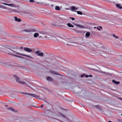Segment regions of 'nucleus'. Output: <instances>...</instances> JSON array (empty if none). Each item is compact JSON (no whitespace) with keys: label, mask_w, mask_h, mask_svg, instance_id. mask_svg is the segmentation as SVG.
<instances>
[{"label":"nucleus","mask_w":122,"mask_h":122,"mask_svg":"<svg viewBox=\"0 0 122 122\" xmlns=\"http://www.w3.org/2000/svg\"><path fill=\"white\" fill-rule=\"evenodd\" d=\"M90 34L89 32H87L85 34V36L86 37H88L90 35Z\"/></svg>","instance_id":"20"},{"label":"nucleus","mask_w":122,"mask_h":122,"mask_svg":"<svg viewBox=\"0 0 122 122\" xmlns=\"http://www.w3.org/2000/svg\"><path fill=\"white\" fill-rule=\"evenodd\" d=\"M33 106V107H36V106H33L32 105H30V104H28V103H27V104H24L23 105V106Z\"/></svg>","instance_id":"17"},{"label":"nucleus","mask_w":122,"mask_h":122,"mask_svg":"<svg viewBox=\"0 0 122 122\" xmlns=\"http://www.w3.org/2000/svg\"><path fill=\"white\" fill-rule=\"evenodd\" d=\"M47 80L50 81H52L53 79H52L50 77H48L47 78Z\"/></svg>","instance_id":"16"},{"label":"nucleus","mask_w":122,"mask_h":122,"mask_svg":"<svg viewBox=\"0 0 122 122\" xmlns=\"http://www.w3.org/2000/svg\"><path fill=\"white\" fill-rule=\"evenodd\" d=\"M121 115L122 116V114H121Z\"/></svg>","instance_id":"56"},{"label":"nucleus","mask_w":122,"mask_h":122,"mask_svg":"<svg viewBox=\"0 0 122 122\" xmlns=\"http://www.w3.org/2000/svg\"><path fill=\"white\" fill-rule=\"evenodd\" d=\"M27 86H28L29 87H30V88H31L29 86H28V85H27Z\"/></svg>","instance_id":"53"},{"label":"nucleus","mask_w":122,"mask_h":122,"mask_svg":"<svg viewBox=\"0 0 122 122\" xmlns=\"http://www.w3.org/2000/svg\"><path fill=\"white\" fill-rule=\"evenodd\" d=\"M30 2H34V0H30Z\"/></svg>","instance_id":"33"},{"label":"nucleus","mask_w":122,"mask_h":122,"mask_svg":"<svg viewBox=\"0 0 122 122\" xmlns=\"http://www.w3.org/2000/svg\"><path fill=\"white\" fill-rule=\"evenodd\" d=\"M108 122H112L111 121H109Z\"/></svg>","instance_id":"49"},{"label":"nucleus","mask_w":122,"mask_h":122,"mask_svg":"<svg viewBox=\"0 0 122 122\" xmlns=\"http://www.w3.org/2000/svg\"><path fill=\"white\" fill-rule=\"evenodd\" d=\"M122 39H121L120 41H122Z\"/></svg>","instance_id":"52"},{"label":"nucleus","mask_w":122,"mask_h":122,"mask_svg":"<svg viewBox=\"0 0 122 122\" xmlns=\"http://www.w3.org/2000/svg\"><path fill=\"white\" fill-rule=\"evenodd\" d=\"M14 76L15 78L16 81L17 82L21 84H25V81H26L25 80H20L19 78L16 75H14Z\"/></svg>","instance_id":"1"},{"label":"nucleus","mask_w":122,"mask_h":122,"mask_svg":"<svg viewBox=\"0 0 122 122\" xmlns=\"http://www.w3.org/2000/svg\"><path fill=\"white\" fill-rule=\"evenodd\" d=\"M67 19H65V20H67Z\"/></svg>","instance_id":"57"},{"label":"nucleus","mask_w":122,"mask_h":122,"mask_svg":"<svg viewBox=\"0 0 122 122\" xmlns=\"http://www.w3.org/2000/svg\"><path fill=\"white\" fill-rule=\"evenodd\" d=\"M97 29H98V30H100V28H98V27H97Z\"/></svg>","instance_id":"35"},{"label":"nucleus","mask_w":122,"mask_h":122,"mask_svg":"<svg viewBox=\"0 0 122 122\" xmlns=\"http://www.w3.org/2000/svg\"><path fill=\"white\" fill-rule=\"evenodd\" d=\"M52 39L53 40H54L53 39Z\"/></svg>","instance_id":"55"},{"label":"nucleus","mask_w":122,"mask_h":122,"mask_svg":"<svg viewBox=\"0 0 122 122\" xmlns=\"http://www.w3.org/2000/svg\"><path fill=\"white\" fill-rule=\"evenodd\" d=\"M5 107H7V105H5Z\"/></svg>","instance_id":"48"},{"label":"nucleus","mask_w":122,"mask_h":122,"mask_svg":"<svg viewBox=\"0 0 122 122\" xmlns=\"http://www.w3.org/2000/svg\"><path fill=\"white\" fill-rule=\"evenodd\" d=\"M7 109L9 110H10L13 112L16 111L15 110L12 108V107H8Z\"/></svg>","instance_id":"10"},{"label":"nucleus","mask_w":122,"mask_h":122,"mask_svg":"<svg viewBox=\"0 0 122 122\" xmlns=\"http://www.w3.org/2000/svg\"><path fill=\"white\" fill-rule=\"evenodd\" d=\"M24 49L25 51L28 52H31L32 51V50L31 49L26 47L24 48Z\"/></svg>","instance_id":"8"},{"label":"nucleus","mask_w":122,"mask_h":122,"mask_svg":"<svg viewBox=\"0 0 122 122\" xmlns=\"http://www.w3.org/2000/svg\"><path fill=\"white\" fill-rule=\"evenodd\" d=\"M69 18L71 19L72 20H75V18H73L70 17H69Z\"/></svg>","instance_id":"31"},{"label":"nucleus","mask_w":122,"mask_h":122,"mask_svg":"<svg viewBox=\"0 0 122 122\" xmlns=\"http://www.w3.org/2000/svg\"><path fill=\"white\" fill-rule=\"evenodd\" d=\"M16 54H18V55H21V56H26L27 57H28V58H32V57H31V56H30L29 55H25V54H20V53H17V52H16Z\"/></svg>","instance_id":"5"},{"label":"nucleus","mask_w":122,"mask_h":122,"mask_svg":"<svg viewBox=\"0 0 122 122\" xmlns=\"http://www.w3.org/2000/svg\"><path fill=\"white\" fill-rule=\"evenodd\" d=\"M0 8L2 9H5L6 8V7L5 6H1L0 5Z\"/></svg>","instance_id":"25"},{"label":"nucleus","mask_w":122,"mask_h":122,"mask_svg":"<svg viewBox=\"0 0 122 122\" xmlns=\"http://www.w3.org/2000/svg\"><path fill=\"white\" fill-rule=\"evenodd\" d=\"M99 27L101 29H102V27L101 26H99Z\"/></svg>","instance_id":"46"},{"label":"nucleus","mask_w":122,"mask_h":122,"mask_svg":"<svg viewBox=\"0 0 122 122\" xmlns=\"http://www.w3.org/2000/svg\"><path fill=\"white\" fill-rule=\"evenodd\" d=\"M55 9L56 10H60V7L57 6H56L55 7Z\"/></svg>","instance_id":"19"},{"label":"nucleus","mask_w":122,"mask_h":122,"mask_svg":"<svg viewBox=\"0 0 122 122\" xmlns=\"http://www.w3.org/2000/svg\"><path fill=\"white\" fill-rule=\"evenodd\" d=\"M85 75L84 74H83V75H81V77H82L84 76H85Z\"/></svg>","instance_id":"32"},{"label":"nucleus","mask_w":122,"mask_h":122,"mask_svg":"<svg viewBox=\"0 0 122 122\" xmlns=\"http://www.w3.org/2000/svg\"><path fill=\"white\" fill-rule=\"evenodd\" d=\"M115 37L116 38H118V37L116 36Z\"/></svg>","instance_id":"38"},{"label":"nucleus","mask_w":122,"mask_h":122,"mask_svg":"<svg viewBox=\"0 0 122 122\" xmlns=\"http://www.w3.org/2000/svg\"><path fill=\"white\" fill-rule=\"evenodd\" d=\"M40 51H37L35 53L36 54H38H38L39 53H40Z\"/></svg>","instance_id":"28"},{"label":"nucleus","mask_w":122,"mask_h":122,"mask_svg":"<svg viewBox=\"0 0 122 122\" xmlns=\"http://www.w3.org/2000/svg\"><path fill=\"white\" fill-rule=\"evenodd\" d=\"M96 28V27H94V29H95V28Z\"/></svg>","instance_id":"51"},{"label":"nucleus","mask_w":122,"mask_h":122,"mask_svg":"<svg viewBox=\"0 0 122 122\" xmlns=\"http://www.w3.org/2000/svg\"><path fill=\"white\" fill-rule=\"evenodd\" d=\"M96 109L99 110L101 111H102L103 110L102 107H96Z\"/></svg>","instance_id":"18"},{"label":"nucleus","mask_w":122,"mask_h":122,"mask_svg":"<svg viewBox=\"0 0 122 122\" xmlns=\"http://www.w3.org/2000/svg\"><path fill=\"white\" fill-rule=\"evenodd\" d=\"M107 1H108V2H112L111 1V0H107Z\"/></svg>","instance_id":"44"},{"label":"nucleus","mask_w":122,"mask_h":122,"mask_svg":"<svg viewBox=\"0 0 122 122\" xmlns=\"http://www.w3.org/2000/svg\"><path fill=\"white\" fill-rule=\"evenodd\" d=\"M112 82L116 84H118L119 83V82L118 81H117L114 80L112 81Z\"/></svg>","instance_id":"13"},{"label":"nucleus","mask_w":122,"mask_h":122,"mask_svg":"<svg viewBox=\"0 0 122 122\" xmlns=\"http://www.w3.org/2000/svg\"><path fill=\"white\" fill-rule=\"evenodd\" d=\"M11 50V49H9L8 48V49L6 51H5L6 53L7 54H8L12 55H13L14 56H15L19 57H20V58H23V57H22V56H17V55H13V54H11V53L10 52H9V50Z\"/></svg>","instance_id":"4"},{"label":"nucleus","mask_w":122,"mask_h":122,"mask_svg":"<svg viewBox=\"0 0 122 122\" xmlns=\"http://www.w3.org/2000/svg\"><path fill=\"white\" fill-rule=\"evenodd\" d=\"M92 75H90L89 76V77H92Z\"/></svg>","instance_id":"45"},{"label":"nucleus","mask_w":122,"mask_h":122,"mask_svg":"<svg viewBox=\"0 0 122 122\" xmlns=\"http://www.w3.org/2000/svg\"><path fill=\"white\" fill-rule=\"evenodd\" d=\"M67 25L68 27H74V26L72 25L70 23H68L67 24Z\"/></svg>","instance_id":"12"},{"label":"nucleus","mask_w":122,"mask_h":122,"mask_svg":"<svg viewBox=\"0 0 122 122\" xmlns=\"http://www.w3.org/2000/svg\"><path fill=\"white\" fill-rule=\"evenodd\" d=\"M6 8L5 9H7V10L6 11V12L7 13H11L12 12V9L9 8H7L6 7Z\"/></svg>","instance_id":"7"},{"label":"nucleus","mask_w":122,"mask_h":122,"mask_svg":"<svg viewBox=\"0 0 122 122\" xmlns=\"http://www.w3.org/2000/svg\"><path fill=\"white\" fill-rule=\"evenodd\" d=\"M77 14H79L80 15H82V13L80 11H77Z\"/></svg>","instance_id":"22"},{"label":"nucleus","mask_w":122,"mask_h":122,"mask_svg":"<svg viewBox=\"0 0 122 122\" xmlns=\"http://www.w3.org/2000/svg\"><path fill=\"white\" fill-rule=\"evenodd\" d=\"M113 36H114V37H115L116 36L115 35V34H113Z\"/></svg>","instance_id":"43"},{"label":"nucleus","mask_w":122,"mask_h":122,"mask_svg":"<svg viewBox=\"0 0 122 122\" xmlns=\"http://www.w3.org/2000/svg\"><path fill=\"white\" fill-rule=\"evenodd\" d=\"M22 93L24 94H27L28 95H30L32 97H36V98H38L39 97V96L34 94H30V93H27L26 92H23L21 93Z\"/></svg>","instance_id":"2"},{"label":"nucleus","mask_w":122,"mask_h":122,"mask_svg":"<svg viewBox=\"0 0 122 122\" xmlns=\"http://www.w3.org/2000/svg\"><path fill=\"white\" fill-rule=\"evenodd\" d=\"M5 2H7V3H9V2H7V0H5Z\"/></svg>","instance_id":"41"},{"label":"nucleus","mask_w":122,"mask_h":122,"mask_svg":"<svg viewBox=\"0 0 122 122\" xmlns=\"http://www.w3.org/2000/svg\"><path fill=\"white\" fill-rule=\"evenodd\" d=\"M23 47H22V46H21V47H20V49H23Z\"/></svg>","instance_id":"36"},{"label":"nucleus","mask_w":122,"mask_h":122,"mask_svg":"<svg viewBox=\"0 0 122 122\" xmlns=\"http://www.w3.org/2000/svg\"><path fill=\"white\" fill-rule=\"evenodd\" d=\"M1 3L3 4L4 5L11 6L12 7H15V5H14L13 4H6V3Z\"/></svg>","instance_id":"6"},{"label":"nucleus","mask_w":122,"mask_h":122,"mask_svg":"<svg viewBox=\"0 0 122 122\" xmlns=\"http://www.w3.org/2000/svg\"><path fill=\"white\" fill-rule=\"evenodd\" d=\"M55 74L56 75H60V74H59L58 73L56 72H55Z\"/></svg>","instance_id":"34"},{"label":"nucleus","mask_w":122,"mask_h":122,"mask_svg":"<svg viewBox=\"0 0 122 122\" xmlns=\"http://www.w3.org/2000/svg\"><path fill=\"white\" fill-rule=\"evenodd\" d=\"M71 9L73 10H77V8L75 7L74 6H72L71 7Z\"/></svg>","instance_id":"14"},{"label":"nucleus","mask_w":122,"mask_h":122,"mask_svg":"<svg viewBox=\"0 0 122 122\" xmlns=\"http://www.w3.org/2000/svg\"><path fill=\"white\" fill-rule=\"evenodd\" d=\"M21 21V20L20 19L18 18V19L16 21H18V22H20Z\"/></svg>","instance_id":"27"},{"label":"nucleus","mask_w":122,"mask_h":122,"mask_svg":"<svg viewBox=\"0 0 122 122\" xmlns=\"http://www.w3.org/2000/svg\"><path fill=\"white\" fill-rule=\"evenodd\" d=\"M120 99L122 100V98H120Z\"/></svg>","instance_id":"47"},{"label":"nucleus","mask_w":122,"mask_h":122,"mask_svg":"<svg viewBox=\"0 0 122 122\" xmlns=\"http://www.w3.org/2000/svg\"><path fill=\"white\" fill-rule=\"evenodd\" d=\"M44 105L43 104H42L40 107H43Z\"/></svg>","instance_id":"42"},{"label":"nucleus","mask_w":122,"mask_h":122,"mask_svg":"<svg viewBox=\"0 0 122 122\" xmlns=\"http://www.w3.org/2000/svg\"><path fill=\"white\" fill-rule=\"evenodd\" d=\"M12 12L17 13L18 12V11L17 10L12 9Z\"/></svg>","instance_id":"24"},{"label":"nucleus","mask_w":122,"mask_h":122,"mask_svg":"<svg viewBox=\"0 0 122 122\" xmlns=\"http://www.w3.org/2000/svg\"><path fill=\"white\" fill-rule=\"evenodd\" d=\"M43 55V54L42 53H40V52L38 54V56H42Z\"/></svg>","instance_id":"23"},{"label":"nucleus","mask_w":122,"mask_h":122,"mask_svg":"<svg viewBox=\"0 0 122 122\" xmlns=\"http://www.w3.org/2000/svg\"><path fill=\"white\" fill-rule=\"evenodd\" d=\"M14 18L15 20L16 21L18 19L17 17L16 16H15L14 17Z\"/></svg>","instance_id":"29"},{"label":"nucleus","mask_w":122,"mask_h":122,"mask_svg":"<svg viewBox=\"0 0 122 122\" xmlns=\"http://www.w3.org/2000/svg\"><path fill=\"white\" fill-rule=\"evenodd\" d=\"M24 31L27 32H35L36 30L34 29H24Z\"/></svg>","instance_id":"3"},{"label":"nucleus","mask_w":122,"mask_h":122,"mask_svg":"<svg viewBox=\"0 0 122 122\" xmlns=\"http://www.w3.org/2000/svg\"><path fill=\"white\" fill-rule=\"evenodd\" d=\"M49 104L48 103H47L46 104H45V105H44V106H50L49 105Z\"/></svg>","instance_id":"30"},{"label":"nucleus","mask_w":122,"mask_h":122,"mask_svg":"<svg viewBox=\"0 0 122 122\" xmlns=\"http://www.w3.org/2000/svg\"><path fill=\"white\" fill-rule=\"evenodd\" d=\"M85 76L86 77H88V76L87 75H85Z\"/></svg>","instance_id":"37"},{"label":"nucleus","mask_w":122,"mask_h":122,"mask_svg":"<svg viewBox=\"0 0 122 122\" xmlns=\"http://www.w3.org/2000/svg\"><path fill=\"white\" fill-rule=\"evenodd\" d=\"M25 85H26V83H25Z\"/></svg>","instance_id":"54"},{"label":"nucleus","mask_w":122,"mask_h":122,"mask_svg":"<svg viewBox=\"0 0 122 122\" xmlns=\"http://www.w3.org/2000/svg\"><path fill=\"white\" fill-rule=\"evenodd\" d=\"M116 6L117 7L120 9H122V6H121V5L118 4H117L116 5Z\"/></svg>","instance_id":"11"},{"label":"nucleus","mask_w":122,"mask_h":122,"mask_svg":"<svg viewBox=\"0 0 122 122\" xmlns=\"http://www.w3.org/2000/svg\"><path fill=\"white\" fill-rule=\"evenodd\" d=\"M115 37L116 38H118V37L116 36Z\"/></svg>","instance_id":"39"},{"label":"nucleus","mask_w":122,"mask_h":122,"mask_svg":"<svg viewBox=\"0 0 122 122\" xmlns=\"http://www.w3.org/2000/svg\"><path fill=\"white\" fill-rule=\"evenodd\" d=\"M74 25L76 26H77L78 27H79L81 28H84V27L83 25H81L79 24H75Z\"/></svg>","instance_id":"9"},{"label":"nucleus","mask_w":122,"mask_h":122,"mask_svg":"<svg viewBox=\"0 0 122 122\" xmlns=\"http://www.w3.org/2000/svg\"><path fill=\"white\" fill-rule=\"evenodd\" d=\"M96 107H98V106L97 105V106H96Z\"/></svg>","instance_id":"50"},{"label":"nucleus","mask_w":122,"mask_h":122,"mask_svg":"<svg viewBox=\"0 0 122 122\" xmlns=\"http://www.w3.org/2000/svg\"><path fill=\"white\" fill-rule=\"evenodd\" d=\"M13 104H14V105H16L17 104H18L16 103H14Z\"/></svg>","instance_id":"40"},{"label":"nucleus","mask_w":122,"mask_h":122,"mask_svg":"<svg viewBox=\"0 0 122 122\" xmlns=\"http://www.w3.org/2000/svg\"><path fill=\"white\" fill-rule=\"evenodd\" d=\"M61 115L64 117L67 120H69V118H68L66 117L63 115V114H62V113H60Z\"/></svg>","instance_id":"15"},{"label":"nucleus","mask_w":122,"mask_h":122,"mask_svg":"<svg viewBox=\"0 0 122 122\" xmlns=\"http://www.w3.org/2000/svg\"><path fill=\"white\" fill-rule=\"evenodd\" d=\"M60 109L62 111H66V110H67V109H64L63 108H62V107H60Z\"/></svg>","instance_id":"26"},{"label":"nucleus","mask_w":122,"mask_h":122,"mask_svg":"<svg viewBox=\"0 0 122 122\" xmlns=\"http://www.w3.org/2000/svg\"><path fill=\"white\" fill-rule=\"evenodd\" d=\"M39 34L37 33H36L34 34V36L35 37H36L39 36Z\"/></svg>","instance_id":"21"}]
</instances>
